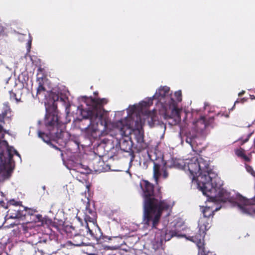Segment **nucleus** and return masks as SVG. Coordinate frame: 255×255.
<instances>
[{"instance_id":"nucleus-1","label":"nucleus","mask_w":255,"mask_h":255,"mask_svg":"<svg viewBox=\"0 0 255 255\" xmlns=\"http://www.w3.org/2000/svg\"><path fill=\"white\" fill-rule=\"evenodd\" d=\"M140 187L143 199L142 222L152 229H156L163 212L169 209L170 204L166 200H161L162 195L160 187L155 189L154 185L147 180H143Z\"/></svg>"},{"instance_id":"nucleus-2","label":"nucleus","mask_w":255,"mask_h":255,"mask_svg":"<svg viewBox=\"0 0 255 255\" xmlns=\"http://www.w3.org/2000/svg\"><path fill=\"white\" fill-rule=\"evenodd\" d=\"M145 121L140 115L136 113H131L128 119L119 120L116 125L119 128V134L122 137H128L133 135L137 142V146L140 150L148 147V144L144 140V133L142 127Z\"/></svg>"},{"instance_id":"nucleus-3","label":"nucleus","mask_w":255,"mask_h":255,"mask_svg":"<svg viewBox=\"0 0 255 255\" xmlns=\"http://www.w3.org/2000/svg\"><path fill=\"white\" fill-rule=\"evenodd\" d=\"M44 124L54 140L60 145L66 144L67 138L65 137V126L58 116L57 106L55 101L46 105V114Z\"/></svg>"},{"instance_id":"nucleus-4","label":"nucleus","mask_w":255,"mask_h":255,"mask_svg":"<svg viewBox=\"0 0 255 255\" xmlns=\"http://www.w3.org/2000/svg\"><path fill=\"white\" fill-rule=\"evenodd\" d=\"M91 107L83 109L81 111V116L84 119H89L90 123L86 128V132L89 136V131H91V136H95L94 134L100 131L99 126H106V122L103 119V106L107 104L106 99H99L90 97Z\"/></svg>"},{"instance_id":"nucleus-5","label":"nucleus","mask_w":255,"mask_h":255,"mask_svg":"<svg viewBox=\"0 0 255 255\" xmlns=\"http://www.w3.org/2000/svg\"><path fill=\"white\" fill-rule=\"evenodd\" d=\"M198 163H199V168H200V173L197 178V185L199 188L200 190L205 188L212 189V185L211 182L218 179L217 173L210 167L209 161L202 157L198 158Z\"/></svg>"},{"instance_id":"nucleus-6","label":"nucleus","mask_w":255,"mask_h":255,"mask_svg":"<svg viewBox=\"0 0 255 255\" xmlns=\"http://www.w3.org/2000/svg\"><path fill=\"white\" fill-rule=\"evenodd\" d=\"M218 179L214 180V182H212L211 183L212 185V189L210 188H205L201 189L200 190L202 192L203 194L206 196L208 198V201H211L214 203L218 202H226L229 201L231 202V198L230 194L226 190L222 189H220L217 192V181Z\"/></svg>"},{"instance_id":"nucleus-7","label":"nucleus","mask_w":255,"mask_h":255,"mask_svg":"<svg viewBox=\"0 0 255 255\" xmlns=\"http://www.w3.org/2000/svg\"><path fill=\"white\" fill-rule=\"evenodd\" d=\"M209 219L206 218H201L198 222V231L196 234L190 233L186 238L196 244L199 248V253H204L203 246L205 243L204 238L206 231L210 228Z\"/></svg>"},{"instance_id":"nucleus-8","label":"nucleus","mask_w":255,"mask_h":255,"mask_svg":"<svg viewBox=\"0 0 255 255\" xmlns=\"http://www.w3.org/2000/svg\"><path fill=\"white\" fill-rule=\"evenodd\" d=\"M152 98L157 99L165 108L169 107L172 113L175 112L176 115H179V110L177 107L176 101L171 97L170 88L168 87H160Z\"/></svg>"},{"instance_id":"nucleus-9","label":"nucleus","mask_w":255,"mask_h":255,"mask_svg":"<svg viewBox=\"0 0 255 255\" xmlns=\"http://www.w3.org/2000/svg\"><path fill=\"white\" fill-rule=\"evenodd\" d=\"M213 120L214 119L212 118L207 121L204 116H201L193 121L192 130L198 136L205 137L208 133L207 128Z\"/></svg>"},{"instance_id":"nucleus-10","label":"nucleus","mask_w":255,"mask_h":255,"mask_svg":"<svg viewBox=\"0 0 255 255\" xmlns=\"http://www.w3.org/2000/svg\"><path fill=\"white\" fill-rule=\"evenodd\" d=\"M237 200V205L243 213L251 215L255 213L254 200L247 199L241 195L238 197Z\"/></svg>"},{"instance_id":"nucleus-11","label":"nucleus","mask_w":255,"mask_h":255,"mask_svg":"<svg viewBox=\"0 0 255 255\" xmlns=\"http://www.w3.org/2000/svg\"><path fill=\"white\" fill-rule=\"evenodd\" d=\"M51 243L52 240L48 235L39 236V241L36 243L38 250L34 255H44L46 252H50L52 246Z\"/></svg>"},{"instance_id":"nucleus-12","label":"nucleus","mask_w":255,"mask_h":255,"mask_svg":"<svg viewBox=\"0 0 255 255\" xmlns=\"http://www.w3.org/2000/svg\"><path fill=\"white\" fill-rule=\"evenodd\" d=\"M187 168L190 174V178L193 180H196L197 182V178L200 173V169L199 168V163H198V158L193 157L187 163Z\"/></svg>"},{"instance_id":"nucleus-13","label":"nucleus","mask_w":255,"mask_h":255,"mask_svg":"<svg viewBox=\"0 0 255 255\" xmlns=\"http://www.w3.org/2000/svg\"><path fill=\"white\" fill-rule=\"evenodd\" d=\"M161 175L162 178L164 179H166L168 177V173L167 171L166 167H163L161 169V165L159 164L154 162L153 177L156 184H158L159 178Z\"/></svg>"},{"instance_id":"nucleus-14","label":"nucleus","mask_w":255,"mask_h":255,"mask_svg":"<svg viewBox=\"0 0 255 255\" xmlns=\"http://www.w3.org/2000/svg\"><path fill=\"white\" fill-rule=\"evenodd\" d=\"M25 212L22 211L21 207L17 206H9L7 212V216L10 219H18L23 220V214Z\"/></svg>"},{"instance_id":"nucleus-15","label":"nucleus","mask_w":255,"mask_h":255,"mask_svg":"<svg viewBox=\"0 0 255 255\" xmlns=\"http://www.w3.org/2000/svg\"><path fill=\"white\" fill-rule=\"evenodd\" d=\"M84 229L80 230V233L76 234L73 237L72 241H67L65 244V246H74L76 247H80L84 244L83 240L84 237Z\"/></svg>"},{"instance_id":"nucleus-16","label":"nucleus","mask_w":255,"mask_h":255,"mask_svg":"<svg viewBox=\"0 0 255 255\" xmlns=\"http://www.w3.org/2000/svg\"><path fill=\"white\" fill-rule=\"evenodd\" d=\"M97 213L94 209L90 208V204L87 202L85 211L84 220L86 224H88V222L94 223L96 222Z\"/></svg>"},{"instance_id":"nucleus-17","label":"nucleus","mask_w":255,"mask_h":255,"mask_svg":"<svg viewBox=\"0 0 255 255\" xmlns=\"http://www.w3.org/2000/svg\"><path fill=\"white\" fill-rule=\"evenodd\" d=\"M175 236L186 237V238L187 237L186 235L180 233L179 232L176 230L171 231L165 230L162 231L161 241V242H163V241L165 242L168 241L172 237Z\"/></svg>"},{"instance_id":"nucleus-18","label":"nucleus","mask_w":255,"mask_h":255,"mask_svg":"<svg viewBox=\"0 0 255 255\" xmlns=\"http://www.w3.org/2000/svg\"><path fill=\"white\" fill-rule=\"evenodd\" d=\"M83 229L87 233V235H89L92 239L95 240L97 242H101L102 233L99 229H97L98 232L96 230L94 232L93 230L90 229L88 224H87L85 226L83 227Z\"/></svg>"},{"instance_id":"nucleus-19","label":"nucleus","mask_w":255,"mask_h":255,"mask_svg":"<svg viewBox=\"0 0 255 255\" xmlns=\"http://www.w3.org/2000/svg\"><path fill=\"white\" fill-rule=\"evenodd\" d=\"M220 209V208H216L213 210L210 207H206L203 210V217L202 218H206L209 219L210 217H213L214 215V212L217 211Z\"/></svg>"},{"instance_id":"nucleus-20","label":"nucleus","mask_w":255,"mask_h":255,"mask_svg":"<svg viewBox=\"0 0 255 255\" xmlns=\"http://www.w3.org/2000/svg\"><path fill=\"white\" fill-rule=\"evenodd\" d=\"M2 143L7 147V152L8 153L9 160H11L12 159L14 154L18 156H20V154L18 153V152L13 147L9 146L8 144V142L6 141L3 140L2 141Z\"/></svg>"},{"instance_id":"nucleus-21","label":"nucleus","mask_w":255,"mask_h":255,"mask_svg":"<svg viewBox=\"0 0 255 255\" xmlns=\"http://www.w3.org/2000/svg\"><path fill=\"white\" fill-rule=\"evenodd\" d=\"M46 76L44 75L41 77L37 78L38 86L37 88V95L40 94L42 92H45L46 91V89L44 86V81L46 80Z\"/></svg>"},{"instance_id":"nucleus-22","label":"nucleus","mask_w":255,"mask_h":255,"mask_svg":"<svg viewBox=\"0 0 255 255\" xmlns=\"http://www.w3.org/2000/svg\"><path fill=\"white\" fill-rule=\"evenodd\" d=\"M3 170L1 171V174L4 180L8 179L11 175L13 169L10 165L7 167L6 165H3Z\"/></svg>"},{"instance_id":"nucleus-23","label":"nucleus","mask_w":255,"mask_h":255,"mask_svg":"<svg viewBox=\"0 0 255 255\" xmlns=\"http://www.w3.org/2000/svg\"><path fill=\"white\" fill-rule=\"evenodd\" d=\"M198 136L196 134H191L190 133L187 137L186 142L189 143L193 148L194 146L197 143V140H199Z\"/></svg>"},{"instance_id":"nucleus-24","label":"nucleus","mask_w":255,"mask_h":255,"mask_svg":"<svg viewBox=\"0 0 255 255\" xmlns=\"http://www.w3.org/2000/svg\"><path fill=\"white\" fill-rule=\"evenodd\" d=\"M21 208L22 209V211H24L25 212L23 214L24 215L23 220L25 219L27 215L31 216L33 215L35 212H36V210L35 209L28 208L24 206H21Z\"/></svg>"},{"instance_id":"nucleus-25","label":"nucleus","mask_w":255,"mask_h":255,"mask_svg":"<svg viewBox=\"0 0 255 255\" xmlns=\"http://www.w3.org/2000/svg\"><path fill=\"white\" fill-rule=\"evenodd\" d=\"M4 119H9L11 117V111L9 108H6L1 113Z\"/></svg>"},{"instance_id":"nucleus-26","label":"nucleus","mask_w":255,"mask_h":255,"mask_svg":"<svg viewBox=\"0 0 255 255\" xmlns=\"http://www.w3.org/2000/svg\"><path fill=\"white\" fill-rule=\"evenodd\" d=\"M73 170H77V172H80L81 173H85L86 172H87V168H85L83 165L82 164H79L77 166V168L76 169H73Z\"/></svg>"},{"instance_id":"nucleus-27","label":"nucleus","mask_w":255,"mask_h":255,"mask_svg":"<svg viewBox=\"0 0 255 255\" xmlns=\"http://www.w3.org/2000/svg\"><path fill=\"white\" fill-rule=\"evenodd\" d=\"M38 136L45 142H48L50 140L49 136L43 132L38 131Z\"/></svg>"},{"instance_id":"nucleus-28","label":"nucleus","mask_w":255,"mask_h":255,"mask_svg":"<svg viewBox=\"0 0 255 255\" xmlns=\"http://www.w3.org/2000/svg\"><path fill=\"white\" fill-rule=\"evenodd\" d=\"M198 253L199 255H216L214 254L213 253L210 252L208 249L205 247V243L204 244V245L203 246V249L204 251V253L202 254H201L199 253V248L198 247Z\"/></svg>"},{"instance_id":"nucleus-29","label":"nucleus","mask_w":255,"mask_h":255,"mask_svg":"<svg viewBox=\"0 0 255 255\" xmlns=\"http://www.w3.org/2000/svg\"><path fill=\"white\" fill-rule=\"evenodd\" d=\"M22 202L21 201H16L14 200H10L9 202V205L8 207L9 206H17V207H21L22 206L21 205Z\"/></svg>"},{"instance_id":"nucleus-30","label":"nucleus","mask_w":255,"mask_h":255,"mask_svg":"<svg viewBox=\"0 0 255 255\" xmlns=\"http://www.w3.org/2000/svg\"><path fill=\"white\" fill-rule=\"evenodd\" d=\"M52 223V220L47 218H43L41 224H38V226L49 225Z\"/></svg>"},{"instance_id":"nucleus-31","label":"nucleus","mask_w":255,"mask_h":255,"mask_svg":"<svg viewBox=\"0 0 255 255\" xmlns=\"http://www.w3.org/2000/svg\"><path fill=\"white\" fill-rule=\"evenodd\" d=\"M9 94L11 99L15 100L16 101H19L20 100V98L17 97L16 93L13 92L12 90L9 92Z\"/></svg>"},{"instance_id":"nucleus-32","label":"nucleus","mask_w":255,"mask_h":255,"mask_svg":"<svg viewBox=\"0 0 255 255\" xmlns=\"http://www.w3.org/2000/svg\"><path fill=\"white\" fill-rule=\"evenodd\" d=\"M236 154L238 156L241 157H242L245 154V151L242 148L237 149L236 151Z\"/></svg>"},{"instance_id":"nucleus-33","label":"nucleus","mask_w":255,"mask_h":255,"mask_svg":"<svg viewBox=\"0 0 255 255\" xmlns=\"http://www.w3.org/2000/svg\"><path fill=\"white\" fill-rule=\"evenodd\" d=\"M174 96H175V97L176 98V100L178 102H180L181 101V100H182V98H181L182 94H181V91L175 92V93H174Z\"/></svg>"},{"instance_id":"nucleus-34","label":"nucleus","mask_w":255,"mask_h":255,"mask_svg":"<svg viewBox=\"0 0 255 255\" xmlns=\"http://www.w3.org/2000/svg\"><path fill=\"white\" fill-rule=\"evenodd\" d=\"M43 219V217L41 215L37 214L35 216L36 222H38L40 224L41 223Z\"/></svg>"},{"instance_id":"nucleus-35","label":"nucleus","mask_w":255,"mask_h":255,"mask_svg":"<svg viewBox=\"0 0 255 255\" xmlns=\"http://www.w3.org/2000/svg\"><path fill=\"white\" fill-rule=\"evenodd\" d=\"M31 42H32V40H31V39H30V40H28V41L27 43V50L28 52H30V48L31 47Z\"/></svg>"},{"instance_id":"nucleus-36","label":"nucleus","mask_w":255,"mask_h":255,"mask_svg":"<svg viewBox=\"0 0 255 255\" xmlns=\"http://www.w3.org/2000/svg\"><path fill=\"white\" fill-rule=\"evenodd\" d=\"M250 136H251V134H249L248 135L247 137L245 139H242L241 144H243L247 142L249 140V139Z\"/></svg>"},{"instance_id":"nucleus-37","label":"nucleus","mask_w":255,"mask_h":255,"mask_svg":"<svg viewBox=\"0 0 255 255\" xmlns=\"http://www.w3.org/2000/svg\"><path fill=\"white\" fill-rule=\"evenodd\" d=\"M242 158H243L244 159V160L247 162H249L250 161V158L248 156H247L246 154H245Z\"/></svg>"},{"instance_id":"nucleus-38","label":"nucleus","mask_w":255,"mask_h":255,"mask_svg":"<svg viewBox=\"0 0 255 255\" xmlns=\"http://www.w3.org/2000/svg\"><path fill=\"white\" fill-rule=\"evenodd\" d=\"M0 123L4 124V119H3L1 114H0Z\"/></svg>"},{"instance_id":"nucleus-39","label":"nucleus","mask_w":255,"mask_h":255,"mask_svg":"<svg viewBox=\"0 0 255 255\" xmlns=\"http://www.w3.org/2000/svg\"><path fill=\"white\" fill-rule=\"evenodd\" d=\"M3 131V128L1 125H0V133Z\"/></svg>"},{"instance_id":"nucleus-40","label":"nucleus","mask_w":255,"mask_h":255,"mask_svg":"<svg viewBox=\"0 0 255 255\" xmlns=\"http://www.w3.org/2000/svg\"><path fill=\"white\" fill-rule=\"evenodd\" d=\"M248 171H250V170H253L252 168L251 167V166H248L247 168Z\"/></svg>"},{"instance_id":"nucleus-41","label":"nucleus","mask_w":255,"mask_h":255,"mask_svg":"<svg viewBox=\"0 0 255 255\" xmlns=\"http://www.w3.org/2000/svg\"><path fill=\"white\" fill-rule=\"evenodd\" d=\"M171 118V117L170 116H168L166 115V114H165V118Z\"/></svg>"},{"instance_id":"nucleus-42","label":"nucleus","mask_w":255,"mask_h":255,"mask_svg":"<svg viewBox=\"0 0 255 255\" xmlns=\"http://www.w3.org/2000/svg\"><path fill=\"white\" fill-rule=\"evenodd\" d=\"M77 219L79 221V222H81V219L79 217L77 218Z\"/></svg>"},{"instance_id":"nucleus-43","label":"nucleus","mask_w":255,"mask_h":255,"mask_svg":"<svg viewBox=\"0 0 255 255\" xmlns=\"http://www.w3.org/2000/svg\"><path fill=\"white\" fill-rule=\"evenodd\" d=\"M244 92L242 93H239V95L241 96L243 94H244Z\"/></svg>"},{"instance_id":"nucleus-44","label":"nucleus","mask_w":255,"mask_h":255,"mask_svg":"<svg viewBox=\"0 0 255 255\" xmlns=\"http://www.w3.org/2000/svg\"><path fill=\"white\" fill-rule=\"evenodd\" d=\"M38 71H42V69H41V68H39L38 69Z\"/></svg>"},{"instance_id":"nucleus-45","label":"nucleus","mask_w":255,"mask_h":255,"mask_svg":"<svg viewBox=\"0 0 255 255\" xmlns=\"http://www.w3.org/2000/svg\"><path fill=\"white\" fill-rule=\"evenodd\" d=\"M198 255H199L198 254Z\"/></svg>"}]
</instances>
